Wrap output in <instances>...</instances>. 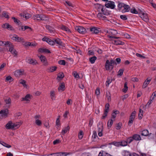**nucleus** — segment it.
Returning <instances> with one entry per match:
<instances>
[{"instance_id": "nucleus-57", "label": "nucleus", "mask_w": 156, "mask_h": 156, "mask_svg": "<svg viewBox=\"0 0 156 156\" xmlns=\"http://www.w3.org/2000/svg\"><path fill=\"white\" fill-rule=\"evenodd\" d=\"M60 156H66L69 154L66 152H59Z\"/></svg>"}, {"instance_id": "nucleus-53", "label": "nucleus", "mask_w": 156, "mask_h": 156, "mask_svg": "<svg viewBox=\"0 0 156 156\" xmlns=\"http://www.w3.org/2000/svg\"><path fill=\"white\" fill-rule=\"evenodd\" d=\"M98 136L97 135V133L95 131H94L93 132V134L92 135V138L94 139H95L97 137H98Z\"/></svg>"}, {"instance_id": "nucleus-20", "label": "nucleus", "mask_w": 156, "mask_h": 156, "mask_svg": "<svg viewBox=\"0 0 156 156\" xmlns=\"http://www.w3.org/2000/svg\"><path fill=\"white\" fill-rule=\"evenodd\" d=\"M70 129V127L69 126H67V127H66L64 128L63 129H62V135H64L65 133H66L67 131L69 130Z\"/></svg>"}, {"instance_id": "nucleus-41", "label": "nucleus", "mask_w": 156, "mask_h": 156, "mask_svg": "<svg viewBox=\"0 0 156 156\" xmlns=\"http://www.w3.org/2000/svg\"><path fill=\"white\" fill-rule=\"evenodd\" d=\"M20 15L21 17H22L23 18H25L26 19H28L30 17V16H27V14H24V13H21L20 14Z\"/></svg>"}, {"instance_id": "nucleus-29", "label": "nucleus", "mask_w": 156, "mask_h": 156, "mask_svg": "<svg viewBox=\"0 0 156 156\" xmlns=\"http://www.w3.org/2000/svg\"><path fill=\"white\" fill-rule=\"evenodd\" d=\"M2 17H4L6 18L9 19V16L5 12H3L2 14Z\"/></svg>"}, {"instance_id": "nucleus-40", "label": "nucleus", "mask_w": 156, "mask_h": 156, "mask_svg": "<svg viewBox=\"0 0 156 156\" xmlns=\"http://www.w3.org/2000/svg\"><path fill=\"white\" fill-rule=\"evenodd\" d=\"M109 105L108 103L106 104L105 107V111H107L108 112L109 111Z\"/></svg>"}, {"instance_id": "nucleus-6", "label": "nucleus", "mask_w": 156, "mask_h": 156, "mask_svg": "<svg viewBox=\"0 0 156 156\" xmlns=\"http://www.w3.org/2000/svg\"><path fill=\"white\" fill-rule=\"evenodd\" d=\"M105 6L107 8H110L114 9L115 7L114 2L112 1H109L108 3L105 5Z\"/></svg>"}, {"instance_id": "nucleus-62", "label": "nucleus", "mask_w": 156, "mask_h": 156, "mask_svg": "<svg viewBox=\"0 0 156 156\" xmlns=\"http://www.w3.org/2000/svg\"><path fill=\"white\" fill-rule=\"evenodd\" d=\"M110 62L111 63V64H112V65L113 66L114 65H117V63H116V62L115 61H114L112 59L111 60Z\"/></svg>"}, {"instance_id": "nucleus-64", "label": "nucleus", "mask_w": 156, "mask_h": 156, "mask_svg": "<svg viewBox=\"0 0 156 156\" xmlns=\"http://www.w3.org/2000/svg\"><path fill=\"white\" fill-rule=\"evenodd\" d=\"M131 154L128 151H125V156H129Z\"/></svg>"}, {"instance_id": "nucleus-38", "label": "nucleus", "mask_w": 156, "mask_h": 156, "mask_svg": "<svg viewBox=\"0 0 156 156\" xmlns=\"http://www.w3.org/2000/svg\"><path fill=\"white\" fill-rule=\"evenodd\" d=\"M113 121L112 119L109 120L107 124L108 126V127H111L113 124Z\"/></svg>"}, {"instance_id": "nucleus-55", "label": "nucleus", "mask_w": 156, "mask_h": 156, "mask_svg": "<svg viewBox=\"0 0 156 156\" xmlns=\"http://www.w3.org/2000/svg\"><path fill=\"white\" fill-rule=\"evenodd\" d=\"M114 145L116 146L119 147L120 146V142H115L113 143Z\"/></svg>"}, {"instance_id": "nucleus-17", "label": "nucleus", "mask_w": 156, "mask_h": 156, "mask_svg": "<svg viewBox=\"0 0 156 156\" xmlns=\"http://www.w3.org/2000/svg\"><path fill=\"white\" fill-rule=\"evenodd\" d=\"M12 19L13 20L14 22L16 23L17 24L18 26H21V23L20 22L19 20H18L17 19L14 17H12Z\"/></svg>"}, {"instance_id": "nucleus-56", "label": "nucleus", "mask_w": 156, "mask_h": 156, "mask_svg": "<svg viewBox=\"0 0 156 156\" xmlns=\"http://www.w3.org/2000/svg\"><path fill=\"white\" fill-rule=\"evenodd\" d=\"M5 45H7L9 47L13 45L11 42L8 41L5 42Z\"/></svg>"}, {"instance_id": "nucleus-33", "label": "nucleus", "mask_w": 156, "mask_h": 156, "mask_svg": "<svg viewBox=\"0 0 156 156\" xmlns=\"http://www.w3.org/2000/svg\"><path fill=\"white\" fill-rule=\"evenodd\" d=\"M124 9L126 10V12H128L130 10V7L126 4L124 5L123 7Z\"/></svg>"}, {"instance_id": "nucleus-49", "label": "nucleus", "mask_w": 156, "mask_h": 156, "mask_svg": "<svg viewBox=\"0 0 156 156\" xmlns=\"http://www.w3.org/2000/svg\"><path fill=\"white\" fill-rule=\"evenodd\" d=\"M124 71V69H119L118 72V75L120 76H122L123 74Z\"/></svg>"}, {"instance_id": "nucleus-3", "label": "nucleus", "mask_w": 156, "mask_h": 156, "mask_svg": "<svg viewBox=\"0 0 156 156\" xmlns=\"http://www.w3.org/2000/svg\"><path fill=\"white\" fill-rule=\"evenodd\" d=\"M34 19L36 20H45V16L42 15H37L35 16H34Z\"/></svg>"}, {"instance_id": "nucleus-10", "label": "nucleus", "mask_w": 156, "mask_h": 156, "mask_svg": "<svg viewBox=\"0 0 156 156\" xmlns=\"http://www.w3.org/2000/svg\"><path fill=\"white\" fill-rule=\"evenodd\" d=\"M65 84L64 82L61 83L59 85V87L58 88V91L62 92L65 90Z\"/></svg>"}, {"instance_id": "nucleus-28", "label": "nucleus", "mask_w": 156, "mask_h": 156, "mask_svg": "<svg viewBox=\"0 0 156 156\" xmlns=\"http://www.w3.org/2000/svg\"><path fill=\"white\" fill-rule=\"evenodd\" d=\"M127 83L126 82L124 85V88L122 89V91L123 92L126 93L128 90V87L127 86Z\"/></svg>"}, {"instance_id": "nucleus-24", "label": "nucleus", "mask_w": 156, "mask_h": 156, "mask_svg": "<svg viewBox=\"0 0 156 156\" xmlns=\"http://www.w3.org/2000/svg\"><path fill=\"white\" fill-rule=\"evenodd\" d=\"M46 28L48 29L51 33L53 32L54 31V29L52 27L49 25H46Z\"/></svg>"}, {"instance_id": "nucleus-59", "label": "nucleus", "mask_w": 156, "mask_h": 156, "mask_svg": "<svg viewBox=\"0 0 156 156\" xmlns=\"http://www.w3.org/2000/svg\"><path fill=\"white\" fill-rule=\"evenodd\" d=\"M30 42H24L23 43V44L26 47L29 46Z\"/></svg>"}, {"instance_id": "nucleus-13", "label": "nucleus", "mask_w": 156, "mask_h": 156, "mask_svg": "<svg viewBox=\"0 0 156 156\" xmlns=\"http://www.w3.org/2000/svg\"><path fill=\"white\" fill-rule=\"evenodd\" d=\"M38 51L40 53H51V52L50 50L48 49L43 48H40L38 49Z\"/></svg>"}, {"instance_id": "nucleus-16", "label": "nucleus", "mask_w": 156, "mask_h": 156, "mask_svg": "<svg viewBox=\"0 0 156 156\" xmlns=\"http://www.w3.org/2000/svg\"><path fill=\"white\" fill-rule=\"evenodd\" d=\"M132 137L133 139V140H141V138L140 135L135 134Z\"/></svg>"}, {"instance_id": "nucleus-60", "label": "nucleus", "mask_w": 156, "mask_h": 156, "mask_svg": "<svg viewBox=\"0 0 156 156\" xmlns=\"http://www.w3.org/2000/svg\"><path fill=\"white\" fill-rule=\"evenodd\" d=\"M112 82V80L111 81L110 79H108L106 81V86H108Z\"/></svg>"}, {"instance_id": "nucleus-47", "label": "nucleus", "mask_w": 156, "mask_h": 156, "mask_svg": "<svg viewBox=\"0 0 156 156\" xmlns=\"http://www.w3.org/2000/svg\"><path fill=\"white\" fill-rule=\"evenodd\" d=\"M73 75L74 77L76 78H78L79 77V76L78 73L74 71L73 73Z\"/></svg>"}, {"instance_id": "nucleus-1", "label": "nucleus", "mask_w": 156, "mask_h": 156, "mask_svg": "<svg viewBox=\"0 0 156 156\" xmlns=\"http://www.w3.org/2000/svg\"><path fill=\"white\" fill-rule=\"evenodd\" d=\"M139 14L140 16L144 21L147 22L149 20V18L147 13L143 12L140 10H139Z\"/></svg>"}, {"instance_id": "nucleus-42", "label": "nucleus", "mask_w": 156, "mask_h": 156, "mask_svg": "<svg viewBox=\"0 0 156 156\" xmlns=\"http://www.w3.org/2000/svg\"><path fill=\"white\" fill-rule=\"evenodd\" d=\"M55 95V91L54 90L51 91L50 92V96L52 100L53 99V98Z\"/></svg>"}, {"instance_id": "nucleus-39", "label": "nucleus", "mask_w": 156, "mask_h": 156, "mask_svg": "<svg viewBox=\"0 0 156 156\" xmlns=\"http://www.w3.org/2000/svg\"><path fill=\"white\" fill-rule=\"evenodd\" d=\"M122 124L121 122H119L116 124V129H119L121 127Z\"/></svg>"}, {"instance_id": "nucleus-11", "label": "nucleus", "mask_w": 156, "mask_h": 156, "mask_svg": "<svg viewBox=\"0 0 156 156\" xmlns=\"http://www.w3.org/2000/svg\"><path fill=\"white\" fill-rule=\"evenodd\" d=\"M90 30L92 33L94 34H98L99 31L98 29L95 27H94L90 28Z\"/></svg>"}, {"instance_id": "nucleus-36", "label": "nucleus", "mask_w": 156, "mask_h": 156, "mask_svg": "<svg viewBox=\"0 0 156 156\" xmlns=\"http://www.w3.org/2000/svg\"><path fill=\"white\" fill-rule=\"evenodd\" d=\"M133 140V139L132 137H130L127 139L126 141L127 142V144H129L132 142Z\"/></svg>"}, {"instance_id": "nucleus-7", "label": "nucleus", "mask_w": 156, "mask_h": 156, "mask_svg": "<svg viewBox=\"0 0 156 156\" xmlns=\"http://www.w3.org/2000/svg\"><path fill=\"white\" fill-rule=\"evenodd\" d=\"M2 27L4 28L7 29L8 30H14V29L13 27L8 23H6L2 25Z\"/></svg>"}, {"instance_id": "nucleus-35", "label": "nucleus", "mask_w": 156, "mask_h": 156, "mask_svg": "<svg viewBox=\"0 0 156 156\" xmlns=\"http://www.w3.org/2000/svg\"><path fill=\"white\" fill-rule=\"evenodd\" d=\"M118 2L119 3L118 5V8L119 9V10H120L121 9L122 7H124V5H125V4L122 3H120L119 2Z\"/></svg>"}, {"instance_id": "nucleus-5", "label": "nucleus", "mask_w": 156, "mask_h": 156, "mask_svg": "<svg viewBox=\"0 0 156 156\" xmlns=\"http://www.w3.org/2000/svg\"><path fill=\"white\" fill-rule=\"evenodd\" d=\"M141 135L142 136H147L148 135L149 137H150V136H151L152 137H151V138H153L154 137V134H152L151 133H150L149 134V132L147 129H144L142 131Z\"/></svg>"}, {"instance_id": "nucleus-18", "label": "nucleus", "mask_w": 156, "mask_h": 156, "mask_svg": "<svg viewBox=\"0 0 156 156\" xmlns=\"http://www.w3.org/2000/svg\"><path fill=\"white\" fill-rule=\"evenodd\" d=\"M55 43L60 46H62V42L61 41L60 39L57 38L56 39H54Z\"/></svg>"}, {"instance_id": "nucleus-50", "label": "nucleus", "mask_w": 156, "mask_h": 156, "mask_svg": "<svg viewBox=\"0 0 156 156\" xmlns=\"http://www.w3.org/2000/svg\"><path fill=\"white\" fill-rule=\"evenodd\" d=\"M30 61L29 63L30 64H35L37 62H36V60H34L33 59H31L30 60H29Z\"/></svg>"}, {"instance_id": "nucleus-27", "label": "nucleus", "mask_w": 156, "mask_h": 156, "mask_svg": "<svg viewBox=\"0 0 156 156\" xmlns=\"http://www.w3.org/2000/svg\"><path fill=\"white\" fill-rule=\"evenodd\" d=\"M20 83L22 84L24 87H26L27 85L26 84V82L24 80L22 79L20 80L19 81Z\"/></svg>"}, {"instance_id": "nucleus-4", "label": "nucleus", "mask_w": 156, "mask_h": 156, "mask_svg": "<svg viewBox=\"0 0 156 156\" xmlns=\"http://www.w3.org/2000/svg\"><path fill=\"white\" fill-rule=\"evenodd\" d=\"M79 33L82 34H83L86 32V30L85 29L81 26L76 27L75 28Z\"/></svg>"}, {"instance_id": "nucleus-25", "label": "nucleus", "mask_w": 156, "mask_h": 156, "mask_svg": "<svg viewBox=\"0 0 156 156\" xmlns=\"http://www.w3.org/2000/svg\"><path fill=\"white\" fill-rule=\"evenodd\" d=\"M21 123L20 122H17L15 123H13L14 129L15 128H18L21 125Z\"/></svg>"}, {"instance_id": "nucleus-22", "label": "nucleus", "mask_w": 156, "mask_h": 156, "mask_svg": "<svg viewBox=\"0 0 156 156\" xmlns=\"http://www.w3.org/2000/svg\"><path fill=\"white\" fill-rule=\"evenodd\" d=\"M30 98V95L29 94H27L24 98H22V101H29V99Z\"/></svg>"}, {"instance_id": "nucleus-23", "label": "nucleus", "mask_w": 156, "mask_h": 156, "mask_svg": "<svg viewBox=\"0 0 156 156\" xmlns=\"http://www.w3.org/2000/svg\"><path fill=\"white\" fill-rule=\"evenodd\" d=\"M114 43L117 45H123L124 44V43L123 42L119 40H114L113 41Z\"/></svg>"}, {"instance_id": "nucleus-14", "label": "nucleus", "mask_w": 156, "mask_h": 156, "mask_svg": "<svg viewBox=\"0 0 156 156\" xmlns=\"http://www.w3.org/2000/svg\"><path fill=\"white\" fill-rule=\"evenodd\" d=\"M99 124L100 125H101V128H99L98 135L99 136H102V131L103 130V125L102 123L101 122H99Z\"/></svg>"}, {"instance_id": "nucleus-45", "label": "nucleus", "mask_w": 156, "mask_h": 156, "mask_svg": "<svg viewBox=\"0 0 156 156\" xmlns=\"http://www.w3.org/2000/svg\"><path fill=\"white\" fill-rule=\"evenodd\" d=\"M130 12L131 13L134 14H137L138 13V11H136V9L134 8H132L130 9Z\"/></svg>"}, {"instance_id": "nucleus-63", "label": "nucleus", "mask_w": 156, "mask_h": 156, "mask_svg": "<svg viewBox=\"0 0 156 156\" xmlns=\"http://www.w3.org/2000/svg\"><path fill=\"white\" fill-rule=\"evenodd\" d=\"M60 142V140H56L53 141V144H54L55 145L58 144Z\"/></svg>"}, {"instance_id": "nucleus-44", "label": "nucleus", "mask_w": 156, "mask_h": 156, "mask_svg": "<svg viewBox=\"0 0 156 156\" xmlns=\"http://www.w3.org/2000/svg\"><path fill=\"white\" fill-rule=\"evenodd\" d=\"M48 43L50 45H53L55 44L54 39L53 41L49 39V40H48Z\"/></svg>"}, {"instance_id": "nucleus-54", "label": "nucleus", "mask_w": 156, "mask_h": 156, "mask_svg": "<svg viewBox=\"0 0 156 156\" xmlns=\"http://www.w3.org/2000/svg\"><path fill=\"white\" fill-rule=\"evenodd\" d=\"M40 59L41 62H44L45 61V57L44 56L41 55L40 57Z\"/></svg>"}, {"instance_id": "nucleus-2", "label": "nucleus", "mask_w": 156, "mask_h": 156, "mask_svg": "<svg viewBox=\"0 0 156 156\" xmlns=\"http://www.w3.org/2000/svg\"><path fill=\"white\" fill-rule=\"evenodd\" d=\"M105 67L106 69L107 70H108L111 69L112 70L113 68V66L111 64L110 62H109V60H106L105 63Z\"/></svg>"}, {"instance_id": "nucleus-26", "label": "nucleus", "mask_w": 156, "mask_h": 156, "mask_svg": "<svg viewBox=\"0 0 156 156\" xmlns=\"http://www.w3.org/2000/svg\"><path fill=\"white\" fill-rule=\"evenodd\" d=\"M0 144H2L3 146L6 147L7 148H10L11 147V145L8 144L6 143L5 142H4L2 141H0Z\"/></svg>"}, {"instance_id": "nucleus-12", "label": "nucleus", "mask_w": 156, "mask_h": 156, "mask_svg": "<svg viewBox=\"0 0 156 156\" xmlns=\"http://www.w3.org/2000/svg\"><path fill=\"white\" fill-rule=\"evenodd\" d=\"M23 72L24 70L23 69L17 70L15 71L14 75L16 76H19L20 75H22Z\"/></svg>"}, {"instance_id": "nucleus-48", "label": "nucleus", "mask_w": 156, "mask_h": 156, "mask_svg": "<svg viewBox=\"0 0 156 156\" xmlns=\"http://www.w3.org/2000/svg\"><path fill=\"white\" fill-rule=\"evenodd\" d=\"M58 63L60 65H65V61L64 60H60L58 62Z\"/></svg>"}, {"instance_id": "nucleus-19", "label": "nucleus", "mask_w": 156, "mask_h": 156, "mask_svg": "<svg viewBox=\"0 0 156 156\" xmlns=\"http://www.w3.org/2000/svg\"><path fill=\"white\" fill-rule=\"evenodd\" d=\"M57 69V67L56 66H51V67L48 68V70L49 72H52L55 71Z\"/></svg>"}, {"instance_id": "nucleus-52", "label": "nucleus", "mask_w": 156, "mask_h": 156, "mask_svg": "<svg viewBox=\"0 0 156 156\" xmlns=\"http://www.w3.org/2000/svg\"><path fill=\"white\" fill-rule=\"evenodd\" d=\"M108 112L107 111H104V113L103 115L101 117V119H105V117L107 116V114Z\"/></svg>"}, {"instance_id": "nucleus-30", "label": "nucleus", "mask_w": 156, "mask_h": 156, "mask_svg": "<svg viewBox=\"0 0 156 156\" xmlns=\"http://www.w3.org/2000/svg\"><path fill=\"white\" fill-rule=\"evenodd\" d=\"M96 6L98 8V10L99 12H100L101 8L103 7H104V5H101L99 4H97L96 5Z\"/></svg>"}, {"instance_id": "nucleus-37", "label": "nucleus", "mask_w": 156, "mask_h": 156, "mask_svg": "<svg viewBox=\"0 0 156 156\" xmlns=\"http://www.w3.org/2000/svg\"><path fill=\"white\" fill-rule=\"evenodd\" d=\"M61 28L63 30H64L68 32H70V30L69 29L66 27L62 25L61 27Z\"/></svg>"}, {"instance_id": "nucleus-21", "label": "nucleus", "mask_w": 156, "mask_h": 156, "mask_svg": "<svg viewBox=\"0 0 156 156\" xmlns=\"http://www.w3.org/2000/svg\"><path fill=\"white\" fill-rule=\"evenodd\" d=\"M97 57L95 56H94L93 57L90 58L89 60L90 63L92 64L94 63L95 61L97 59Z\"/></svg>"}, {"instance_id": "nucleus-15", "label": "nucleus", "mask_w": 156, "mask_h": 156, "mask_svg": "<svg viewBox=\"0 0 156 156\" xmlns=\"http://www.w3.org/2000/svg\"><path fill=\"white\" fill-rule=\"evenodd\" d=\"M151 79L148 80V78L147 79L145 80V81H144L143 84V85L142 86V88H145L148 85L149 83L151 81Z\"/></svg>"}, {"instance_id": "nucleus-58", "label": "nucleus", "mask_w": 156, "mask_h": 156, "mask_svg": "<svg viewBox=\"0 0 156 156\" xmlns=\"http://www.w3.org/2000/svg\"><path fill=\"white\" fill-rule=\"evenodd\" d=\"M136 113V112L135 111H133L131 113L130 117L134 118L135 116V114Z\"/></svg>"}, {"instance_id": "nucleus-34", "label": "nucleus", "mask_w": 156, "mask_h": 156, "mask_svg": "<svg viewBox=\"0 0 156 156\" xmlns=\"http://www.w3.org/2000/svg\"><path fill=\"white\" fill-rule=\"evenodd\" d=\"M64 76V75L63 73H60L58 74L57 79H58V78H60L62 79Z\"/></svg>"}, {"instance_id": "nucleus-31", "label": "nucleus", "mask_w": 156, "mask_h": 156, "mask_svg": "<svg viewBox=\"0 0 156 156\" xmlns=\"http://www.w3.org/2000/svg\"><path fill=\"white\" fill-rule=\"evenodd\" d=\"M120 142V146H125L127 145V142L126 141L123 140Z\"/></svg>"}, {"instance_id": "nucleus-9", "label": "nucleus", "mask_w": 156, "mask_h": 156, "mask_svg": "<svg viewBox=\"0 0 156 156\" xmlns=\"http://www.w3.org/2000/svg\"><path fill=\"white\" fill-rule=\"evenodd\" d=\"M4 101L5 103L6 106L9 107L11 105V100L9 98H7L4 99Z\"/></svg>"}, {"instance_id": "nucleus-51", "label": "nucleus", "mask_w": 156, "mask_h": 156, "mask_svg": "<svg viewBox=\"0 0 156 156\" xmlns=\"http://www.w3.org/2000/svg\"><path fill=\"white\" fill-rule=\"evenodd\" d=\"M120 18L121 19H122L123 20H126L127 19L126 16L125 15H120Z\"/></svg>"}, {"instance_id": "nucleus-43", "label": "nucleus", "mask_w": 156, "mask_h": 156, "mask_svg": "<svg viewBox=\"0 0 156 156\" xmlns=\"http://www.w3.org/2000/svg\"><path fill=\"white\" fill-rule=\"evenodd\" d=\"M83 133L82 131H80L79 134L78 136L79 138L80 139H81L83 137Z\"/></svg>"}, {"instance_id": "nucleus-46", "label": "nucleus", "mask_w": 156, "mask_h": 156, "mask_svg": "<svg viewBox=\"0 0 156 156\" xmlns=\"http://www.w3.org/2000/svg\"><path fill=\"white\" fill-rule=\"evenodd\" d=\"M35 123L38 126H40L41 125V121L38 119H36L35 121Z\"/></svg>"}, {"instance_id": "nucleus-8", "label": "nucleus", "mask_w": 156, "mask_h": 156, "mask_svg": "<svg viewBox=\"0 0 156 156\" xmlns=\"http://www.w3.org/2000/svg\"><path fill=\"white\" fill-rule=\"evenodd\" d=\"M5 127L7 129H14L13 123L12 121H9L6 125Z\"/></svg>"}, {"instance_id": "nucleus-32", "label": "nucleus", "mask_w": 156, "mask_h": 156, "mask_svg": "<svg viewBox=\"0 0 156 156\" xmlns=\"http://www.w3.org/2000/svg\"><path fill=\"white\" fill-rule=\"evenodd\" d=\"M13 80V79L10 76L6 77L5 79V81L6 82L9 81V82L12 81Z\"/></svg>"}, {"instance_id": "nucleus-61", "label": "nucleus", "mask_w": 156, "mask_h": 156, "mask_svg": "<svg viewBox=\"0 0 156 156\" xmlns=\"http://www.w3.org/2000/svg\"><path fill=\"white\" fill-rule=\"evenodd\" d=\"M11 53L12 54L14 55V56H16L17 55V52L15 49H14L13 51L11 52Z\"/></svg>"}]
</instances>
